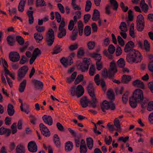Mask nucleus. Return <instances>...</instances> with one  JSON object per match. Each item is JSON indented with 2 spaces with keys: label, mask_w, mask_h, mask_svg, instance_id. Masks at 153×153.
Listing matches in <instances>:
<instances>
[{
  "label": "nucleus",
  "mask_w": 153,
  "mask_h": 153,
  "mask_svg": "<svg viewBox=\"0 0 153 153\" xmlns=\"http://www.w3.org/2000/svg\"><path fill=\"white\" fill-rule=\"evenodd\" d=\"M129 104L131 106L135 108L137 105L138 102H140L141 104V107L143 109H145L147 105V102L144 100L143 91L140 89L136 90L132 97L129 99Z\"/></svg>",
  "instance_id": "obj_1"
},
{
  "label": "nucleus",
  "mask_w": 153,
  "mask_h": 153,
  "mask_svg": "<svg viewBox=\"0 0 153 153\" xmlns=\"http://www.w3.org/2000/svg\"><path fill=\"white\" fill-rule=\"evenodd\" d=\"M107 95L108 98L110 100V102L105 100L101 105V108L103 112H105V110L110 108L111 110H114L115 109L114 104L113 101L114 99V93L111 91H108L107 93Z\"/></svg>",
  "instance_id": "obj_2"
},
{
  "label": "nucleus",
  "mask_w": 153,
  "mask_h": 153,
  "mask_svg": "<svg viewBox=\"0 0 153 153\" xmlns=\"http://www.w3.org/2000/svg\"><path fill=\"white\" fill-rule=\"evenodd\" d=\"M142 58L140 53L135 50H134L130 53H128L126 56L127 61L131 64L140 62Z\"/></svg>",
  "instance_id": "obj_3"
},
{
  "label": "nucleus",
  "mask_w": 153,
  "mask_h": 153,
  "mask_svg": "<svg viewBox=\"0 0 153 153\" xmlns=\"http://www.w3.org/2000/svg\"><path fill=\"white\" fill-rule=\"evenodd\" d=\"M110 70L108 71L106 69H104L102 71V74L104 78L108 77L110 79L114 77V74L117 72L115 62L112 61L110 63Z\"/></svg>",
  "instance_id": "obj_4"
},
{
  "label": "nucleus",
  "mask_w": 153,
  "mask_h": 153,
  "mask_svg": "<svg viewBox=\"0 0 153 153\" xmlns=\"http://www.w3.org/2000/svg\"><path fill=\"white\" fill-rule=\"evenodd\" d=\"M45 40L47 45L51 46L53 44L55 40V36L53 30L50 28L46 34Z\"/></svg>",
  "instance_id": "obj_5"
},
{
  "label": "nucleus",
  "mask_w": 153,
  "mask_h": 153,
  "mask_svg": "<svg viewBox=\"0 0 153 153\" xmlns=\"http://www.w3.org/2000/svg\"><path fill=\"white\" fill-rule=\"evenodd\" d=\"M71 94L74 96L76 94V96L79 97L83 95L84 93V90L83 87L81 85H79L75 88L74 87L71 88Z\"/></svg>",
  "instance_id": "obj_6"
},
{
  "label": "nucleus",
  "mask_w": 153,
  "mask_h": 153,
  "mask_svg": "<svg viewBox=\"0 0 153 153\" xmlns=\"http://www.w3.org/2000/svg\"><path fill=\"white\" fill-rule=\"evenodd\" d=\"M137 30L141 31L144 29V18L142 15L140 14L137 16Z\"/></svg>",
  "instance_id": "obj_7"
},
{
  "label": "nucleus",
  "mask_w": 153,
  "mask_h": 153,
  "mask_svg": "<svg viewBox=\"0 0 153 153\" xmlns=\"http://www.w3.org/2000/svg\"><path fill=\"white\" fill-rule=\"evenodd\" d=\"M108 51L109 53L106 50H105L103 51V54L109 59H113V54L115 51V48L112 45H110L108 47Z\"/></svg>",
  "instance_id": "obj_8"
},
{
  "label": "nucleus",
  "mask_w": 153,
  "mask_h": 153,
  "mask_svg": "<svg viewBox=\"0 0 153 153\" xmlns=\"http://www.w3.org/2000/svg\"><path fill=\"white\" fill-rule=\"evenodd\" d=\"M91 63L90 59L85 58L83 59V62L80 66V70L83 72L87 71L89 68V65Z\"/></svg>",
  "instance_id": "obj_9"
},
{
  "label": "nucleus",
  "mask_w": 153,
  "mask_h": 153,
  "mask_svg": "<svg viewBox=\"0 0 153 153\" xmlns=\"http://www.w3.org/2000/svg\"><path fill=\"white\" fill-rule=\"evenodd\" d=\"M9 58L11 61L16 62H17L19 60L20 56L17 52H12L10 53Z\"/></svg>",
  "instance_id": "obj_10"
},
{
  "label": "nucleus",
  "mask_w": 153,
  "mask_h": 153,
  "mask_svg": "<svg viewBox=\"0 0 153 153\" xmlns=\"http://www.w3.org/2000/svg\"><path fill=\"white\" fill-rule=\"evenodd\" d=\"M138 46L140 48L145 50L146 51H148L150 49V45L148 41L145 40L144 41V45L140 41H139L137 43Z\"/></svg>",
  "instance_id": "obj_11"
},
{
  "label": "nucleus",
  "mask_w": 153,
  "mask_h": 153,
  "mask_svg": "<svg viewBox=\"0 0 153 153\" xmlns=\"http://www.w3.org/2000/svg\"><path fill=\"white\" fill-rule=\"evenodd\" d=\"M39 127L42 134L46 137L50 135V132L48 128L43 123H40Z\"/></svg>",
  "instance_id": "obj_12"
},
{
  "label": "nucleus",
  "mask_w": 153,
  "mask_h": 153,
  "mask_svg": "<svg viewBox=\"0 0 153 153\" xmlns=\"http://www.w3.org/2000/svg\"><path fill=\"white\" fill-rule=\"evenodd\" d=\"M28 68L26 66L21 67L18 71V76L20 78H23L28 70Z\"/></svg>",
  "instance_id": "obj_13"
},
{
  "label": "nucleus",
  "mask_w": 153,
  "mask_h": 153,
  "mask_svg": "<svg viewBox=\"0 0 153 153\" xmlns=\"http://www.w3.org/2000/svg\"><path fill=\"white\" fill-rule=\"evenodd\" d=\"M28 150L32 152H36L37 150V146L35 142L33 141L30 142L28 144Z\"/></svg>",
  "instance_id": "obj_14"
},
{
  "label": "nucleus",
  "mask_w": 153,
  "mask_h": 153,
  "mask_svg": "<svg viewBox=\"0 0 153 153\" xmlns=\"http://www.w3.org/2000/svg\"><path fill=\"white\" fill-rule=\"evenodd\" d=\"M134 47V43L132 41H130L126 45L124 48V51L126 53H130L131 51L134 50L133 49Z\"/></svg>",
  "instance_id": "obj_15"
},
{
  "label": "nucleus",
  "mask_w": 153,
  "mask_h": 153,
  "mask_svg": "<svg viewBox=\"0 0 153 153\" xmlns=\"http://www.w3.org/2000/svg\"><path fill=\"white\" fill-rule=\"evenodd\" d=\"M100 75L97 74L94 77V80L96 83L97 85L100 84L102 87H104L105 86V84L103 79H99Z\"/></svg>",
  "instance_id": "obj_16"
},
{
  "label": "nucleus",
  "mask_w": 153,
  "mask_h": 153,
  "mask_svg": "<svg viewBox=\"0 0 153 153\" xmlns=\"http://www.w3.org/2000/svg\"><path fill=\"white\" fill-rule=\"evenodd\" d=\"M91 102V101L88 99L86 97H83L80 99V103L83 108H86L88 105V104Z\"/></svg>",
  "instance_id": "obj_17"
},
{
  "label": "nucleus",
  "mask_w": 153,
  "mask_h": 153,
  "mask_svg": "<svg viewBox=\"0 0 153 153\" xmlns=\"http://www.w3.org/2000/svg\"><path fill=\"white\" fill-rule=\"evenodd\" d=\"M44 122L49 126L52 125L53 124V120L51 116L47 115H44L42 117Z\"/></svg>",
  "instance_id": "obj_18"
},
{
  "label": "nucleus",
  "mask_w": 153,
  "mask_h": 153,
  "mask_svg": "<svg viewBox=\"0 0 153 153\" xmlns=\"http://www.w3.org/2000/svg\"><path fill=\"white\" fill-rule=\"evenodd\" d=\"M87 91L91 97H95V95L94 91V88L91 83H90L87 87Z\"/></svg>",
  "instance_id": "obj_19"
},
{
  "label": "nucleus",
  "mask_w": 153,
  "mask_h": 153,
  "mask_svg": "<svg viewBox=\"0 0 153 153\" xmlns=\"http://www.w3.org/2000/svg\"><path fill=\"white\" fill-rule=\"evenodd\" d=\"M11 133L10 130L8 128H5L3 127L0 128V135L5 134L7 136H9Z\"/></svg>",
  "instance_id": "obj_20"
},
{
  "label": "nucleus",
  "mask_w": 153,
  "mask_h": 153,
  "mask_svg": "<svg viewBox=\"0 0 153 153\" xmlns=\"http://www.w3.org/2000/svg\"><path fill=\"white\" fill-rule=\"evenodd\" d=\"M53 142L56 146L58 147L59 148L61 146V143L60 141V138L57 134H55L53 137Z\"/></svg>",
  "instance_id": "obj_21"
},
{
  "label": "nucleus",
  "mask_w": 153,
  "mask_h": 153,
  "mask_svg": "<svg viewBox=\"0 0 153 153\" xmlns=\"http://www.w3.org/2000/svg\"><path fill=\"white\" fill-rule=\"evenodd\" d=\"M60 61L62 64L65 67H66L69 64V65H71L72 62L71 60L70 62H69L68 59L63 57H62L60 60Z\"/></svg>",
  "instance_id": "obj_22"
},
{
  "label": "nucleus",
  "mask_w": 153,
  "mask_h": 153,
  "mask_svg": "<svg viewBox=\"0 0 153 153\" xmlns=\"http://www.w3.org/2000/svg\"><path fill=\"white\" fill-rule=\"evenodd\" d=\"M7 112L9 115L12 116L15 113L14 110L13 109V106L11 104H9L7 108Z\"/></svg>",
  "instance_id": "obj_23"
},
{
  "label": "nucleus",
  "mask_w": 153,
  "mask_h": 153,
  "mask_svg": "<svg viewBox=\"0 0 153 153\" xmlns=\"http://www.w3.org/2000/svg\"><path fill=\"white\" fill-rule=\"evenodd\" d=\"M25 147L21 144L18 145L16 147V153H25Z\"/></svg>",
  "instance_id": "obj_24"
},
{
  "label": "nucleus",
  "mask_w": 153,
  "mask_h": 153,
  "mask_svg": "<svg viewBox=\"0 0 153 153\" xmlns=\"http://www.w3.org/2000/svg\"><path fill=\"white\" fill-rule=\"evenodd\" d=\"M26 0H21L18 7V10L20 12H22L24 10L25 6Z\"/></svg>",
  "instance_id": "obj_25"
},
{
  "label": "nucleus",
  "mask_w": 153,
  "mask_h": 153,
  "mask_svg": "<svg viewBox=\"0 0 153 153\" xmlns=\"http://www.w3.org/2000/svg\"><path fill=\"white\" fill-rule=\"evenodd\" d=\"M26 80L24 79L20 83L19 88V91L20 92L22 93L24 91L26 86Z\"/></svg>",
  "instance_id": "obj_26"
},
{
  "label": "nucleus",
  "mask_w": 153,
  "mask_h": 153,
  "mask_svg": "<svg viewBox=\"0 0 153 153\" xmlns=\"http://www.w3.org/2000/svg\"><path fill=\"white\" fill-rule=\"evenodd\" d=\"M100 14L99 11L97 9H94L92 17V19L94 21L99 19Z\"/></svg>",
  "instance_id": "obj_27"
},
{
  "label": "nucleus",
  "mask_w": 153,
  "mask_h": 153,
  "mask_svg": "<svg viewBox=\"0 0 153 153\" xmlns=\"http://www.w3.org/2000/svg\"><path fill=\"white\" fill-rule=\"evenodd\" d=\"M77 24L79 35L80 36H82V35L83 31V24L81 21H79L78 22Z\"/></svg>",
  "instance_id": "obj_28"
},
{
  "label": "nucleus",
  "mask_w": 153,
  "mask_h": 153,
  "mask_svg": "<svg viewBox=\"0 0 153 153\" xmlns=\"http://www.w3.org/2000/svg\"><path fill=\"white\" fill-rule=\"evenodd\" d=\"M7 40L8 44L11 46H13L15 43V39L14 37L11 35L8 36L7 38Z\"/></svg>",
  "instance_id": "obj_29"
},
{
  "label": "nucleus",
  "mask_w": 153,
  "mask_h": 153,
  "mask_svg": "<svg viewBox=\"0 0 153 153\" xmlns=\"http://www.w3.org/2000/svg\"><path fill=\"white\" fill-rule=\"evenodd\" d=\"M131 77L130 76L124 75L122 77V82L124 83L128 82L131 80Z\"/></svg>",
  "instance_id": "obj_30"
},
{
  "label": "nucleus",
  "mask_w": 153,
  "mask_h": 153,
  "mask_svg": "<svg viewBox=\"0 0 153 153\" xmlns=\"http://www.w3.org/2000/svg\"><path fill=\"white\" fill-rule=\"evenodd\" d=\"M134 85L137 86L140 88H144V84L140 80L138 79H136L133 83Z\"/></svg>",
  "instance_id": "obj_31"
},
{
  "label": "nucleus",
  "mask_w": 153,
  "mask_h": 153,
  "mask_svg": "<svg viewBox=\"0 0 153 153\" xmlns=\"http://www.w3.org/2000/svg\"><path fill=\"white\" fill-rule=\"evenodd\" d=\"M74 141L76 144V146L77 147H79V146L80 143V146H86L85 141L83 139L82 140L81 142H80L79 139L77 138H75L74 139Z\"/></svg>",
  "instance_id": "obj_32"
},
{
  "label": "nucleus",
  "mask_w": 153,
  "mask_h": 153,
  "mask_svg": "<svg viewBox=\"0 0 153 153\" xmlns=\"http://www.w3.org/2000/svg\"><path fill=\"white\" fill-rule=\"evenodd\" d=\"M33 83L36 88L39 87L40 88H42L43 85V83L42 82L35 79L33 80Z\"/></svg>",
  "instance_id": "obj_33"
},
{
  "label": "nucleus",
  "mask_w": 153,
  "mask_h": 153,
  "mask_svg": "<svg viewBox=\"0 0 153 153\" xmlns=\"http://www.w3.org/2000/svg\"><path fill=\"white\" fill-rule=\"evenodd\" d=\"M34 37L36 42H40L43 39L42 34L40 33H35L34 34Z\"/></svg>",
  "instance_id": "obj_34"
},
{
  "label": "nucleus",
  "mask_w": 153,
  "mask_h": 153,
  "mask_svg": "<svg viewBox=\"0 0 153 153\" xmlns=\"http://www.w3.org/2000/svg\"><path fill=\"white\" fill-rule=\"evenodd\" d=\"M59 32L57 36L59 38H62L64 37L66 34V29L58 30Z\"/></svg>",
  "instance_id": "obj_35"
},
{
  "label": "nucleus",
  "mask_w": 153,
  "mask_h": 153,
  "mask_svg": "<svg viewBox=\"0 0 153 153\" xmlns=\"http://www.w3.org/2000/svg\"><path fill=\"white\" fill-rule=\"evenodd\" d=\"M109 2L113 9L116 10H117L118 8V4L116 1L115 0H109Z\"/></svg>",
  "instance_id": "obj_36"
},
{
  "label": "nucleus",
  "mask_w": 153,
  "mask_h": 153,
  "mask_svg": "<svg viewBox=\"0 0 153 153\" xmlns=\"http://www.w3.org/2000/svg\"><path fill=\"white\" fill-rule=\"evenodd\" d=\"M73 144L70 141H68L65 144V150L68 151H70L73 149Z\"/></svg>",
  "instance_id": "obj_37"
},
{
  "label": "nucleus",
  "mask_w": 153,
  "mask_h": 153,
  "mask_svg": "<svg viewBox=\"0 0 153 153\" xmlns=\"http://www.w3.org/2000/svg\"><path fill=\"white\" fill-rule=\"evenodd\" d=\"M87 143L88 147L90 149H91L93 146V141L91 137L87 139Z\"/></svg>",
  "instance_id": "obj_38"
},
{
  "label": "nucleus",
  "mask_w": 153,
  "mask_h": 153,
  "mask_svg": "<svg viewBox=\"0 0 153 153\" xmlns=\"http://www.w3.org/2000/svg\"><path fill=\"white\" fill-rule=\"evenodd\" d=\"M91 56L97 60L96 62H100L102 56L100 54L97 53H92Z\"/></svg>",
  "instance_id": "obj_39"
},
{
  "label": "nucleus",
  "mask_w": 153,
  "mask_h": 153,
  "mask_svg": "<svg viewBox=\"0 0 153 153\" xmlns=\"http://www.w3.org/2000/svg\"><path fill=\"white\" fill-rule=\"evenodd\" d=\"M36 5L38 7L46 6L47 4L44 0H36Z\"/></svg>",
  "instance_id": "obj_40"
},
{
  "label": "nucleus",
  "mask_w": 153,
  "mask_h": 153,
  "mask_svg": "<svg viewBox=\"0 0 153 153\" xmlns=\"http://www.w3.org/2000/svg\"><path fill=\"white\" fill-rule=\"evenodd\" d=\"M59 45H56L53 49V52L52 53L53 54H57L60 52L62 51Z\"/></svg>",
  "instance_id": "obj_41"
},
{
  "label": "nucleus",
  "mask_w": 153,
  "mask_h": 153,
  "mask_svg": "<svg viewBox=\"0 0 153 153\" xmlns=\"http://www.w3.org/2000/svg\"><path fill=\"white\" fill-rule=\"evenodd\" d=\"M16 41L20 45H23L25 41L23 38L19 36H16Z\"/></svg>",
  "instance_id": "obj_42"
},
{
  "label": "nucleus",
  "mask_w": 153,
  "mask_h": 153,
  "mask_svg": "<svg viewBox=\"0 0 153 153\" xmlns=\"http://www.w3.org/2000/svg\"><path fill=\"white\" fill-rule=\"evenodd\" d=\"M42 52L38 48H35L33 52V56L35 58H37V56L41 54Z\"/></svg>",
  "instance_id": "obj_43"
},
{
  "label": "nucleus",
  "mask_w": 153,
  "mask_h": 153,
  "mask_svg": "<svg viewBox=\"0 0 153 153\" xmlns=\"http://www.w3.org/2000/svg\"><path fill=\"white\" fill-rule=\"evenodd\" d=\"M83 79V75L82 74L78 75L74 81V83L75 84H77L79 82L82 81Z\"/></svg>",
  "instance_id": "obj_44"
},
{
  "label": "nucleus",
  "mask_w": 153,
  "mask_h": 153,
  "mask_svg": "<svg viewBox=\"0 0 153 153\" xmlns=\"http://www.w3.org/2000/svg\"><path fill=\"white\" fill-rule=\"evenodd\" d=\"M118 66L121 68H123L125 65V61L123 58L119 59L117 62Z\"/></svg>",
  "instance_id": "obj_45"
},
{
  "label": "nucleus",
  "mask_w": 153,
  "mask_h": 153,
  "mask_svg": "<svg viewBox=\"0 0 153 153\" xmlns=\"http://www.w3.org/2000/svg\"><path fill=\"white\" fill-rule=\"evenodd\" d=\"M73 34L71 36V39L73 40H74L77 36L78 32L76 27H75L74 29L73 30Z\"/></svg>",
  "instance_id": "obj_46"
},
{
  "label": "nucleus",
  "mask_w": 153,
  "mask_h": 153,
  "mask_svg": "<svg viewBox=\"0 0 153 153\" xmlns=\"http://www.w3.org/2000/svg\"><path fill=\"white\" fill-rule=\"evenodd\" d=\"M96 69L93 65H91L89 69V74L90 76H93L95 73Z\"/></svg>",
  "instance_id": "obj_47"
},
{
  "label": "nucleus",
  "mask_w": 153,
  "mask_h": 153,
  "mask_svg": "<svg viewBox=\"0 0 153 153\" xmlns=\"http://www.w3.org/2000/svg\"><path fill=\"white\" fill-rule=\"evenodd\" d=\"M84 32L86 36H89L91 33V28L89 26H86L84 29Z\"/></svg>",
  "instance_id": "obj_48"
},
{
  "label": "nucleus",
  "mask_w": 153,
  "mask_h": 153,
  "mask_svg": "<svg viewBox=\"0 0 153 153\" xmlns=\"http://www.w3.org/2000/svg\"><path fill=\"white\" fill-rule=\"evenodd\" d=\"M92 98V101H91V102L89 103L92 106L93 108H94L97 107V100L95 97H91Z\"/></svg>",
  "instance_id": "obj_49"
},
{
  "label": "nucleus",
  "mask_w": 153,
  "mask_h": 153,
  "mask_svg": "<svg viewBox=\"0 0 153 153\" xmlns=\"http://www.w3.org/2000/svg\"><path fill=\"white\" fill-rule=\"evenodd\" d=\"M117 41L119 44L121 46H123L125 45L124 41L120 36H118L117 38Z\"/></svg>",
  "instance_id": "obj_50"
},
{
  "label": "nucleus",
  "mask_w": 153,
  "mask_h": 153,
  "mask_svg": "<svg viewBox=\"0 0 153 153\" xmlns=\"http://www.w3.org/2000/svg\"><path fill=\"white\" fill-rule=\"evenodd\" d=\"M16 124V123H14L11 126L12 133L13 134L16 133L17 131Z\"/></svg>",
  "instance_id": "obj_51"
},
{
  "label": "nucleus",
  "mask_w": 153,
  "mask_h": 153,
  "mask_svg": "<svg viewBox=\"0 0 153 153\" xmlns=\"http://www.w3.org/2000/svg\"><path fill=\"white\" fill-rule=\"evenodd\" d=\"M75 24L73 20H70L68 25V29L70 30H73L74 26Z\"/></svg>",
  "instance_id": "obj_52"
},
{
  "label": "nucleus",
  "mask_w": 153,
  "mask_h": 153,
  "mask_svg": "<svg viewBox=\"0 0 153 153\" xmlns=\"http://www.w3.org/2000/svg\"><path fill=\"white\" fill-rule=\"evenodd\" d=\"M87 45L88 49L90 50H92L95 46V43L94 42H90L88 43Z\"/></svg>",
  "instance_id": "obj_53"
},
{
  "label": "nucleus",
  "mask_w": 153,
  "mask_h": 153,
  "mask_svg": "<svg viewBox=\"0 0 153 153\" xmlns=\"http://www.w3.org/2000/svg\"><path fill=\"white\" fill-rule=\"evenodd\" d=\"M142 10L145 13L147 12L149 8V7L147 4L144 3L143 5H141Z\"/></svg>",
  "instance_id": "obj_54"
},
{
  "label": "nucleus",
  "mask_w": 153,
  "mask_h": 153,
  "mask_svg": "<svg viewBox=\"0 0 153 153\" xmlns=\"http://www.w3.org/2000/svg\"><path fill=\"white\" fill-rule=\"evenodd\" d=\"M114 123L115 126L118 129L120 128L121 126L120 122L119 120H117V118H116L115 119L114 121Z\"/></svg>",
  "instance_id": "obj_55"
},
{
  "label": "nucleus",
  "mask_w": 153,
  "mask_h": 153,
  "mask_svg": "<svg viewBox=\"0 0 153 153\" xmlns=\"http://www.w3.org/2000/svg\"><path fill=\"white\" fill-rule=\"evenodd\" d=\"M148 69L152 73L153 77V61L151 62L148 65Z\"/></svg>",
  "instance_id": "obj_56"
},
{
  "label": "nucleus",
  "mask_w": 153,
  "mask_h": 153,
  "mask_svg": "<svg viewBox=\"0 0 153 153\" xmlns=\"http://www.w3.org/2000/svg\"><path fill=\"white\" fill-rule=\"evenodd\" d=\"M65 22L64 20H62L59 25L58 30L65 29Z\"/></svg>",
  "instance_id": "obj_57"
},
{
  "label": "nucleus",
  "mask_w": 153,
  "mask_h": 153,
  "mask_svg": "<svg viewBox=\"0 0 153 153\" xmlns=\"http://www.w3.org/2000/svg\"><path fill=\"white\" fill-rule=\"evenodd\" d=\"M56 18L58 23H60L61 21V16L59 13L58 12H55Z\"/></svg>",
  "instance_id": "obj_58"
},
{
  "label": "nucleus",
  "mask_w": 153,
  "mask_h": 153,
  "mask_svg": "<svg viewBox=\"0 0 153 153\" xmlns=\"http://www.w3.org/2000/svg\"><path fill=\"white\" fill-rule=\"evenodd\" d=\"M147 110L149 111L153 110V102H150L148 104Z\"/></svg>",
  "instance_id": "obj_59"
},
{
  "label": "nucleus",
  "mask_w": 153,
  "mask_h": 153,
  "mask_svg": "<svg viewBox=\"0 0 153 153\" xmlns=\"http://www.w3.org/2000/svg\"><path fill=\"white\" fill-rule=\"evenodd\" d=\"M128 93H126L124 94L122 97V100L123 102L125 103H126L128 101Z\"/></svg>",
  "instance_id": "obj_60"
},
{
  "label": "nucleus",
  "mask_w": 153,
  "mask_h": 153,
  "mask_svg": "<svg viewBox=\"0 0 153 153\" xmlns=\"http://www.w3.org/2000/svg\"><path fill=\"white\" fill-rule=\"evenodd\" d=\"M80 152L81 153H85L87 152V148L86 146H80Z\"/></svg>",
  "instance_id": "obj_61"
},
{
  "label": "nucleus",
  "mask_w": 153,
  "mask_h": 153,
  "mask_svg": "<svg viewBox=\"0 0 153 153\" xmlns=\"http://www.w3.org/2000/svg\"><path fill=\"white\" fill-rule=\"evenodd\" d=\"M27 61V58L25 56H23L21 58L19 63L20 64H24Z\"/></svg>",
  "instance_id": "obj_62"
},
{
  "label": "nucleus",
  "mask_w": 153,
  "mask_h": 153,
  "mask_svg": "<svg viewBox=\"0 0 153 153\" xmlns=\"http://www.w3.org/2000/svg\"><path fill=\"white\" fill-rule=\"evenodd\" d=\"M30 121L31 123L33 125L35 124L37 119L35 117L32 115H30Z\"/></svg>",
  "instance_id": "obj_63"
},
{
  "label": "nucleus",
  "mask_w": 153,
  "mask_h": 153,
  "mask_svg": "<svg viewBox=\"0 0 153 153\" xmlns=\"http://www.w3.org/2000/svg\"><path fill=\"white\" fill-rule=\"evenodd\" d=\"M91 15L89 14H86L84 16V20L85 23H86L88 22L91 18Z\"/></svg>",
  "instance_id": "obj_64"
}]
</instances>
